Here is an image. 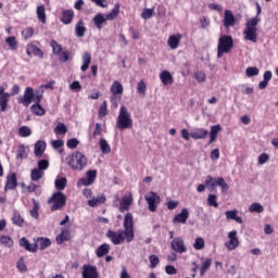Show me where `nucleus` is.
Returning a JSON list of instances; mask_svg holds the SVG:
<instances>
[{
	"label": "nucleus",
	"instance_id": "nucleus-47",
	"mask_svg": "<svg viewBox=\"0 0 278 278\" xmlns=\"http://www.w3.org/2000/svg\"><path fill=\"white\" fill-rule=\"evenodd\" d=\"M18 135L21 136V138H29V136H31V128L27 126H22L18 129Z\"/></svg>",
	"mask_w": 278,
	"mask_h": 278
},
{
	"label": "nucleus",
	"instance_id": "nucleus-53",
	"mask_svg": "<svg viewBox=\"0 0 278 278\" xmlns=\"http://www.w3.org/2000/svg\"><path fill=\"white\" fill-rule=\"evenodd\" d=\"M247 77H257L260 75V68L252 66L245 70Z\"/></svg>",
	"mask_w": 278,
	"mask_h": 278
},
{
	"label": "nucleus",
	"instance_id": "nucleus-38",
	"mask_svg": "<svg viewBox=\"0 0 278 278\" xmlns=\"http://www.w3.org/2000/svg\"><path fill=\"white\" fill-rule=\"evenodd\" d=\"M249 212H251V214H262L264 206L260 202H254L249 206Z\"/></svg>",
	"mask_w": 278,
	"mask_h": 278
},
{
	"label": "nucleus",
	"instance_id": "nucleus-27",
	"mask_svg": "<svg viewBox=\"0 0 278 278\" xmlns=\"http://www.w3.org/2000/svg\"><path fill=\"white\" fill-rule=\"evenodd\" d=\"M86 24L80 20L75 26V36L77 38H84V36H86Z\"/></svg>",
	"mask_w": 278,
	"mask_h": 278
},
{
	"label": "nucleus",
	"instance_id": "nucleus-55",
	"mask_svg": "<svg viewBox=\"0 0 278 278\" xmlns=\"http://www.w3.org/2000/svg\"><path fill=\"white\" fill-rule=\"evenodd\" d=\"M217 186L222 189V192H227L229 190V185L225 181V178H217Z\"/></svg>",
	"mask_w": 278,
	"mask_h": 278
},
{
	"label": "nucleus",
	"instance_id": "nucleus-17",
	"mask_svg": "<svg viewBox=\"0 0 278 278\" xmlns=\"http://www.w3.org/2000/svg\"><path fill=\"white\" fill-rule=\"evenodd\" d=\"M224 27L229 28L236 25V16H233V12L231 10H226L224 15Z\"/></svg>",
	"mask_w": 278,
	"mask_h": 278
},
{
	"label": "nucleus",
	"instance_id": "nucleus-2",
	"mask_svg": "<svg viewBox=\"0 0 278 278\" xmlns=\"http://www.w3.org/2000/svg\"><path fill=\"white\" fill-rule=\"evenodd\" d=\"M256 7L257 15L245 23V29L243 30L245 40H250V42H257V25L261 21L258 16L262 13V7L260 4H256Z\"/></svg>",
	"mask_w": 278,
	"mask_h": 278
},
{
	"label": "nucleus",
	"instance_id": "nucleus-54",
	"mask_svg": "<svg viewBox=\"0 0 278 278\" xmlns=\"http://www.w3.org/2000/svg\"><path fill=\"white\" fill-rule=\"evenodd\" d=\"M68 131V128H66V125L59 123L56 127L54 128V132L58 134L59 136H64Z\"/></svg>",
	"mask_w": 278,
	"mask_h": 278
},
{
	"label": "nucleus",
	"instance_id": "nucleus-18",
	"mask_svg": "<svg viewBox=\"0 0 278 278\" xmlns=\"http://www.w3.org/2000/svg\"><path fill=\"white\" fill-rule=\"evenodd\" d=\"M8 101H10V93L5 92V88L0 87V110L2 112L8 109Z\"/></svg>",
	"mask_w": 278,
	"mask_h": 278
},
{
	"label": "nucleus",
	"instance_id": "nucleus-60",
	"mask_svg": "<svg viewBox=\"0 0 278 278\" xmlns=\"http://www.w3.org/2000/svg\"><path fill=\"white\" fill-rule=\"evenodd\" d=\"M149 260L151 268H155L160 264V257L155 254L150 255Z\"/></svg>",
	"mask_w": 278,
	"mask_h": 278
},
{
	"label": "nucleus",
	"instance_id": "nucleus-20",
	"mask_svg": "<svg viewBox=\"0 0 278 278\" xmlns=\"http://www.w3.org/2000/svg\"><path fill=\"white\" fill-rule=\"evenodd\" d=\"M188 218H190V212H188V208H182L179 214L175 215L173 223H181L182 225H186Z\"/></svg>",
	"mask_w": 278,
	"mask_h": 278
},
{
	"label": "nucleus",
	"instance_id": "nucleus-13",
	"mask_svg": "<svg viewBox=\"0 0 278 278\" xmlns=\"http://www.w3.org/2000/svg\"><path fill=\"white\" fill-rule=\"evenodd\" d=\"M97 179V170H88L86 178H80L78 180L79 186H92L93 181Z\"/></svg>",
	"mask_w": 278,
	"mask_h": 278
},
{
	"label": "nucleus",
	"instance_id": "nucleus-49",
	"mask_svg": "<svg viewBox=\"0 0 278 278\" xmlns=\"http://www.w3.org/2000/svg\"><path fill=\"white\" fill-rule=\"evenodd\" d=\"M210 266H212V258H206L202 263V267H201V270H200L201 277H203L205 275V273H207V270H210Z\"/></svg>",
	"mask_w": 278,
	"mask_h": 278
},
{
	"label": "nucleus",
	"instance_id": "nucleus-63",
	"mask_svg": "<svg viewBox=\"0 0 278 278\" xmlns=\"http://www.w3.org/2000/svg\"><path fill=\"white\" fill-rule=\"evenodd\" d=\"M78 144L79 140H77V138L70 139L67 141V149H77Z\"/></svg>",
	"mask_w": 278,
	"mask_h": 278
},
{
	"label": "nucleus",
	"instance_id": "nucleus-62",
	"mask_svg": "<svg viewBox=\"0 0 278 278\" xmlns=\"http://www.w3.org/2000/svg\"><path fill=\"white\" fill-rule=\"evenodd\" d=\"M118 103H121V96L112 93L111 105H113V108H118Z\"/></svg>",
	"mask_w": 278,
	"mask_h": 278
},
{
	"label": "nucleus",
	"instance_id": "nucleus-43",
	"mask_svg": "<svg viewBox=\"0 0 278 278\" xmlns=\"http://www.w3.org/2000/svg\"><path fill=\"white\" fill-rule=\"evenodd\" d=\"M38 210H40V204L35 199H33V210H30V216H33V218H36V220H38V218L40 217Z\"/></svg>",
	"mask_w": 278,
	"mask_h": 278
},
{
	"label": "nucleus",
	"instance_id": "nucleus-61",
	"mask_svg": "<svg viewBox=\"0 0 278 278\" xmlns=\"http://www.w3.org/2000/svg\"><path fill=\"white\" fill-rule=\"evenodd\" d=\"M194 78L197 79V81H199V84H203L206 79V76L205 73L198 71L194 73Z\"/></svg>",
	"mask_w": 278,
	"mask_h": 278
},
{
	"label": "nucleus",
	"instance_id": "nucleus-8",
	"mask_svg": "<svg viewBox=\"0 0 278 278\" xmlns=\"http://www.w3.org/2000/svg\"><path fill=\"white\" fill-rule=\"evenodd\" d=\"M228 241L224 243L227 251H236L240 247V239L238 238V230H231L227 233Z\"/></svg>",
	"mask_w": 278,
	"mask_h": 278
},
{
	"label": "nucleus",
	"instance_id": "nucleus-21",
	"mask_svg": "<svg viewBox=\"0 0 278 278\" xmlns=\"http://www.w3.org/2000/svg\"><path fill=\"white\" fill-rule=\"evenodd\" d=\"M20 247H23L26 251H29V253H36V251H38V245L36 243H29L25 237L20 239Z\"/></svg>",
	"mask_w": 278,
	"mask_h": 278
},
{
	"label": "nucleus",
	"instance_id": "nucleus-37",
	"mask_svg": "<svg viewBox=\"0 0 278 278\" xmlns=\"http://www.w3.org/2000/svg\"><path fill=\"white\" fill-rule=\"evenodd\" d=\"M108 253H110V244L108 243L101 244L96 251L97 257H103L104 255H108Z\"/></svg>",
	"mask_w": 278,
	"mask_h": 278
},
{
	"label": "nucleus",
	"instance_id": "nucleus-40",
	"mask_svg": "<svg viewBox=\"0 0 278 278\" xmlns=\"http://www.w3.org/2000/svg\"><path fill=\"white\" fill-rule=\"evenodd\" d=\"M121 13V4L119 3H115L114 9L106 14V20L108 21H114V18H116V16H118V14Z\"/></svg>",
	"mask_w": 278,
	"mask_h": 278
},
{
	"label": "nucleus",
	"instance_id": "nucleus-64",
	"mask_svg": "<svg viewBox=\"0 0 278 278\" xmlns=\"http://www.w3.org/2000/svg\"><path fill=\"white\" fill-rule=\"evenodd\" d=\"M268 160H270V156L266 153H262L260 156H258V164L261 166H264V164H266V162H268Z\"/></svg>",
	"mask_w": 278,
	"mask_h": 278
},
{
	"label": "nucleus",
	"instance_id": "nucleus-25",
	"mask_svg": "<svg viewBox=\"0 0 278 278\" xmlns=\"http://www.w3.org/2000/svg\"><path fill=\"white\" fill-rule=\"evenodd\" d=\"M47 149V142L39 140L35 143L34 154L36 157H40Z\"/></svg>",
	"mask_w": 278,
	"mask_h": 278
},
{
	"label": "nucleus",
	"instance_id": "nucleus-10",
	"mask_svg": "<svg viewBox=\"0 0 278 278\" xmlns=\"http://www.w3.org/2000/svg\"><path fill=\"white\" fill-rule=\"evenodd\" d=\"M50 47L54 53V55H58L60 62H66L68 60V55L71 54L68 51H63L62 46L58 43L55 40L50 41Z\"/></svg>",
	"mask_w": 278,
	"mask_h": 278
},
{
	"label": "nucleus",
	"instance_id": "nucleus-3",
	"mask_svg": "<svg viewBox=\"0 0 278 278\" xmlns=\"http://www.w3.org/2000/svg\"><path fill=\"white\" fill-rule=\"evenodd\" d=\"M65 162L73 170H84L88 164V159L81 152H75L66 156Z\"/></svg>",
	"mask_w": 278,
	"mask_h": 278
},
{
	"label": "nucleus",
	"instance_id": "nucleus-28",
	"mask_svg": "<svg viewBox=\"0 0 278 278\" xmlns=\"http://www.w3.org/2000/svg\"><path fill=\"white\" fill-rule=\"evenodd\" d=\"M160 79L163 86H168V84H173V75L166 70L161 72Z\"/></svg>",
	"mask_w": 278,
	"mask_h": 278
},
{
	"label": "nucleus",
	"instance_id": "nucleus-29",
	"mask_svg": "<svg viewBox=\"0 0 278 278\" xmlns=\"http://www.w3.org/2000/svg\"><path fill=\"white\" fill-rule=\"evenodd\" d=\"M106 199L105 197L102 195H98L97 198H91L90 200H88V205L89 207H99V205H102V203H105Z\"/></svg>",
	"mask_w": 278,
	"mask_h": 278
},
{
	"label": "nucleus",
	"instance_id": "nucleus-57",
	"mask_svg": "<svg viewBox=\"0 0 278 278\" xmlns=\"http://www.w3.org/2000/svg\"><path fill=\"white\" fill-rule=\"evenodd\" d=\"M22 36H23V38H25V40H29V38H31L34 36V28H31V27L25 28L22 31Z\"/></svg>",
	"mask_w": 278,
	"mask_h": 278
},
{
	"label": "nucleus",
	"instance_id": "nucleus-35",
	"mask_svg": "<svg viewBox=\"0 0 278 278\" xmlns=\"http://www.w3.org/2000/svg\"><path fill=\"white\" fill-rule=\"evenodd\" d=\"M0 245L7 249H12V247H14V240L9 236L2 235L0 236Z\"/></svg>",
	"mask_w": 278,
	"mask_h": 278
},
{
	"label": "nucleus",
	"instance_id": "nucleus-59",
	"mask_svg": "<svg viewBox=\"0 0 278 278\" xmlns=\"http://www.w3.org/2000/svg\"><path fill=\"white\" fill-rule=\"evenodd\" d=\"M153 9H144L142 14H141V18H144V21H149V18H151V16H153Z\"/></svg>",
	"mask_w": 278,
	"mask_h": 278
},
{
	"label": "nucleus",
	"instance_id": "nucleus-52",
	"mask_svg": "<svg viewBox=\"0 0 278 278\" xmlns=\"http://www.w3.org/2000/svg\"><path fill=\"white\" fill-rule=\"evenodd\" d=\"M207 204L210 207H218V197L216 194H208Z\"/></svg>",
	"mask_w": 278,
	"mask_h": 278
},
{
	"label": "nucleus",
	"instance_id": "nucleus-24",
	"mask_svg": "<svg viewBox=\"0 0 278 278\" xmlns=\"http://www.w3.org/2000/svg\"><path fill=\"white\" fill-rule=\"evenodd\" d=\"M73 18H75V12L73 10H64L62 12V18L64 25H71L73 23Z\"/></svg>",
	"mask_w": 278,
	"mask_h": 278
},
{
	"label": "nucleus",
	"instance_id": "nucleus-15",
	"mask_svg": "<svg viewBox=\"0 0 278 278\" xmlns=\"http://www.w3.org/2000/svg\"><path fill=\"white\" fill-rule=\"evenodd\" d=\"M131 203H134V197L131 195V193L128 195H124L119 203V212H129Z\"/></svg>",
	"mask_w": 278,
	"mask_h": 278
},
{
	"label": "nucleus",
	"instance_id": "nucleus-7",
	"mask_svg": "<svg viewBox=\"0 0 278 278\" xmlns=\"http://www.w3.org/2000/svg\"><path fill=\"white\" fill-rule=\"evenodd\" d=\"M144 200L148 203V210L151 212H157V205L162 203V198L155 191H150L144 195Z\"/></svg>",
	"mask_w": 278,
	"mask_h": 278
},
{
	"label": "nucleus",
	"instance_id": "nucleus-48",
	"mask_svg": "<svg viewBox=\"0 0 278 278\" xmlns=\"http://www.w3.org/2000/svg\"><path fill=\"white\" fill-rule=\"evenodd\" d=\"M43 94H45V89H42V87H39L36 91H34L35 103H40L42 101Z\"/></svg>",
	"mask_w": 278,
	"mask_h": 278
},
{
	"label": "nucleus",
	"instance_id": "nucleus-50",
	"mask_svg": "<svg viewBox=\"0 0 278 278\" xmlns=\"http://www.w3.org/2000/svg\"><path fill=\"white\" fill-rule=\"evenodd\" d=\"M66 184H67L66 177L58 178L54 181V186L56 190H64V188H66Z\"/></svg>",
	"mask_w": 278,
	"mask_h": 278
},
{
	"label": "nucleus",
	"instance_id": "nucleus-41",
	"mask_svg": "<svg viewBox=\"0 0 278 278\" xmlns=\"http://www.w3.org/2000/svg\"><path fill=\"white\" fill-rule=\"evenodd\" d=\"M30 110H31L33 114H36V116H45L46 111L40 105V102H35V104H33L30 106Z\"/></svg>",
	"mask_w": 278,
	"mask_h": 278
},
{
	"label": "nucleus",
	"instance_id": "nucleus-14",
	"mask_svg": "<svg viewBox=\"0 0 278 278\" xmlns=\"http://www.w3.org/2000/svg\"><path fill=\"white\" fill-rule=\"evenodd\" d=\"M208 134L210 131L205 128H193L190 136L193 140H205Z\"/></svg>",
	"mask_w": 278,
	"mask_h": 278
},
{
	"label": "nucleus",
	"instance_id": "nucleus-22",
	"mask_svg": "<svg viewBox=\"0 0 278 278\" xmlns=\"http://www.w3.org/2000/svg\"><path fill=\"white\" fill-rule=\"evenodd\" d=\"M92 22H93L94 26L97 27V29L101 30V29H103V25H105V23H108V17L105 15H103V13H98L92 18Z\"/></svg>",
	"mask_w": 278,
	"mask_h": 278
},
{
	"label": "nucleus",
	"instance_id": "nucleus-30",
	"mask_svg": "<svg viewBox=\"0 0 278 278\" xmlns=\"http://www.w3.org/2000/svg\"><path fill=\"white\" fill-rule=\"evenodd\" d=\"M83 65L80 66V71L86 73L87 68H90V62H92V56L90 53L85 52L81 58Z\"/></svg>",
	"mask_w": 278,
	"mask_h": 278
},
{
	"label": "nucleus",
	"instance_id": "nucleus-12",
	"mask_svg": "<svg viewBox=\"0 0 278 278\" xmlns=\"http://www.w3.org/2000/svg\"><path fill=\"white\" fill-rule=\"evenodd\" d=\"M83 278H99V271H97V266L84 265L83 266Z\"/></svg>",
	"mask_w": 278,
	"mask_h": 278
},
{
	"label": "nucleus",
	"instance_id": "nucleus-56",
	"mask_svg": "<svg viewBox=\"0 0 278 278\" xmlns=\"http://www.w3.org/2000/svg\"><path fill=\"white\" fill-rule=\"evenodd\" d=\"M37 168L41 170V173H45L49 168V161L47 160H40L37 163Z\"/></svg>",
	"mask_w": 278,
	"mask_h": 278
},
{
	"label": "nucleus",
	"instance_id": "nucleus-19",
	"mask_svg": "<svg viewBox=\"0 0 278 278\" xmlns=\"http://www.w3.org/2000/svg\"><path fill=\"white\" fill-rule=\"evenodd\" d=\"M26 53L27 55H35V58H40V60L45 58V52L40 48L34 45H28L26 47Z\"/></svg>",
	"mask_w": 278,
	"mask_h": 278
},
{
	"label": "nucleus",
	"instance_id": "nucleus-26",
	"mask_svg": "<svg viewBox=\"0 0 278 278\" xmlns=\"http://www.w3.org/2000/svg\"><path fill=\"white\" fill-rule=\"evenodd\" d=\"M225 216L227 220H236L239 225H242V217L238 216V210L226 211Z\"/></svg>",
	"mask_w": 278,
	"mask_h": 278
},
{
	"label": "nucleus",
	"instance_id": "nucleus-51",
	"mask_svg": "<svg viewBox=\"0 0 278 278\" xmlns=\"http://www.w3.org/2000/svg\"><path fill=\"white\" fill-rule=\"evenodd\" d=\"M12 220H13V225H17V227H22L23 223H25V220L21 216V213H18V212H15L13 214Z\"/></svg>",
	"mask_w": 278,
	"mask_h": 278
},
{
	"label": "nucleus",
	"instance_id": "nucleus-45",
	"mask_svg": "<svg viewBox=\"0 0 278 278\" xmlns=\"http://www.w3.org/2000/svg\"><path fill=\"white\" fill-rule=\"evenodd\" d=\"M7 45H9L12 51H16L18 49V42L16 41V37L11 36L5 39Z\"/></svg>",
	"mask_w": 278,
	"mask_h": 278
},
{
	"label": "nucleus",
	"instance_id": "nucleus-32",
	"mask_svg": "<svg viewBox=\"0 0 278 278\" xmlns=\"http://www.w3.org/2000/svg\"><path fill=\"white\" fill-rule=\"evenodd\" d=\"M45 177V172L40 170L38 167H35L30 170L31 181H40Z\"/></svg>",
	"mask_w": 278,
	"mask_h": 278
},
{
	"label": "nucleus",
	"instance_id": "nucleus-33",
	"mask_svg": "<svg viewBox=\"0 0 278 278\" xmlns=\"http://www.w3.org/2000/svg\"><path fill=\"white\" fill-rule=\"evenodd\" d=\"M205 186L208 188L210 192L216 190V186H218V178H214L212 176H207L205 179Z\"/></svg>",
	"mask_w": 278,
	"mask_h": 278
},
{
	"label": "nucleus",
	"instance_id": "nucleus-39",
	"mask_svg": "<svg viewBox=\"0 0 278 278\" xmlns=\"http://www.w3.org/2000/svg\"><path fill=\"white\" fill-rule=\"evenodd\" d=\"M36 245L39 247L40 251H45V249H49V247H51V240L47 238H39Z\"/></svg>",
	"mask_w": 278,
	"mask_h": 278
},
{
	"label": "nucleus",
	"instance_id": "nucleus-58",
	"mask_svg": "<svg viewBox=\"0 0 278 278\" xmlns=\"http://www.w3.org/2000/svg\"><path fill=\"white\" fill-rule=\"evenodd\" d=\"M138 94H144L147 92V84L143 80H140L137 85Z\"/></svg>",
	"mask_w": 278,
	"mask_h": 278
},
{
	"label": "nucleus",
	"instance_id": "nucleus-34",
	"mask_svg": "<svg viewBox=\"0 0 278 278\" xmlns=\"http://www.w3.org/2000/svg\"><path fill=\"white\" fill-rule=\"evenodd\" d=\"M37 18L40 21V23H47V11L45 9V5L37 7L36 10Z\"/></svg>",
	"mask_w": 278,
	"mask_h": 278
},
{
	"label": "nucleus",
	"instance_id": "nucleus-31",
	"mask_svg": "<svg viewBox=\"0 0 278 278\" xmlns=\"http://www.w3.org/2000/svg\"><path fill=\"white\" fill-rule=\"evenodd\" d=\"M110 90H111L112 94L121 96L124 92L123 84H121V81H118V80H115L111 85V89Z\"/></svg>",
	"mask_w": 278,
	"mask_h": 278
},
{
	"label": "nucleus",
	"instance_id": "nucleus-44",
	"mask_svg": "<svg viewBox=\"0 0 278 278\" xmlns=\"http://www.w3.org/2000/svg\"><path fill=\"white\" fill-rule=\"evenodd\" d=\"M193 249H195V251H203V249H205V240L201 237L195 238Z\"/></svg>",
	"mask_w": 278,
	"mask_h": 278
},
{
	"label": "nucleus",
	"instance_id": "nucleus-11",
	"mask_svg": "<svg viewBox=\"0 0 278 278\" xmlns=\"http://www.w3.org/2000/svg\"><path fill=\"white\" fill-rule=\"evenodd\" d=\"M34 88L27 87L24 91V96L17 99V102L24 105L25 108H29L31 105V101H34Z\"/></svg>",
	"mask_w": 278,
	"mask_h": 278
},
{
	"label": "nucleus",
	"instance_id": "nucleus-16",
	"mask_svg": "<svg viewBox=\"0 0 278 278\" xmlns=\"http://www.w3.org/2000/svg\"><path fill=\"white\" fill-rule=\"evenodd\" d=\"M184 36L181 34L170 35L167 39V45L169 49L175 50L179 48V42H181Z\"/></svg>",
	"mask_w": 278,
	"mask_h": 278
},
{
	"label": "nucleus",
	"instance_id": "nucleus-36",
	"mask_svg": "<svg viewBox=\"0 0 278 278\" xmlns=\"http://www.w3.org/2000/svg\"><path fill=\"white\" fill-rule=\"evenodd\" d=\"M99 147H100V151L104 155H108V153H112V147H110V143H108V140H105L104 138L100 139Z\"/></svg>",
	"mask_w": 278,
	"mask_h": 278
},
{
	"label": "nucleus",
	"instance_id": "nucleus-42",
	"mask_svg": "<svg viewBox=\"0 0 278 278\" xmlns=\"http://www.w3.org/2000/svg\"><path fill=\"white\" fill-rule=\"evenodd\" d=\"M27 151H29V148L25 147L24 144H20L17 147L16 157L18 160H25L27 157Z\"/></svg>",
	"mask_w": 278,
	"mask_h": 278
},
{
	"label": "nucleus",
	"instance_id": "nucleus-4",
	"mask_svg": "<svg viewBox=\"0 0 278 278\" xmlns=\"http://www.w3.org/2000/svg\"><path fill=\"white\" fill-rule=\"evenodd\" d=\"M116 127L118 129H129L134 127V119H131V114L125 105L119 108V113L116 121Z\"/></svg>",
	"mask_w": 278,
	"mask_h": 278
},
{
	"label": "nucleus",
	"instance_id": "nucleus-9",
	"mask_svg": "<svg viewBox=\"0 0 278 278\" xmlns=\"http://www.w3.org/2000/svg\"><path fill=\"white\" fill-rule=\"evenodd\" d=\"M170 249L180 255H182V253H188V248L186 247V242L182 237H175L170 241Z\"/></svg>",
	"mask_w": 278,
	"mask_h": 278
},
{
	"label": "nucleus",
	"instance_id": "nucleus-6",
	"mask_svg": "<svg viewBox=\"0 0 278 278\" xmlns=\"http://www.w3.org/2000/svg\"><path fill=\"white\" fill-rule=\"evenodd\" d=\"M233 49V37L229 35H223L218 39L217 45V58H223L224 53H229Z\"/></svg>",
	"mask_w": 278,
	"mask_h": 278
},
{
	"label": "nucleus",
	"instance_id": "nucleus-46",
	"mask_svg": "<svg viewBox=\"0 0 278 278\" xmlns=\"http://www.w3.org/2000/svg\"><path fill=\"white\" fill-rule=\"evenodd\" d=\"M99 118H105L108 116V101H103L98 111Z\"/></svg>",
	"mask_w": 278,
	"mask_h": 278
},
{
	"label": "nucleus",
	"instance_id": "nucleus-5",
	"mask_svg": "<svg viewBox=\"0 0 278 278\" xmlns=\"http://www.w3.org/2000/svg\"><path fill=\"white\" fill-rule=\"evenodd\" d=\"M48 205H51V212H58L66 205V195L62 191L52 193L48 199Z\"/></svg>",
	"mask_w": 278,
	"mask_h": 278
},
{
	"label": "nucleus",
	"instance_id": "nucleus-1",
	"mask_svg": "<svg viewBox=\"0 0 278 278\" xmlns=\"http://www.w3.org/2000/svg\"><path fill=\"white\" fill-rule=\"evenodd\" d=\"M136 233L134 232V215L131 213H127L124 217V230L118 229L117 231L108 230L106 238L111 240L112 244H125L126 242L129 244L134 242Z\"/></svg>",
	"mask_w": 278,
	"mask_h": 278
},
{
	"label": "nucleus",
	"instance_id": "nucleus-23",
	"mask_svg": "<svg viewBox=\"0 0 278 278\" xmlns=\"http://www.w3.org/2000/svg\"><path fill=\"white\" fill-rule=\"evenodd\" d=\"M18 186V182L16 180V174H11L7 177V184L4 186V191L8 192V190H14Z\"/></svg>",
	"mask_w": 278,
	"mask_h": 278
}]
</instances>
